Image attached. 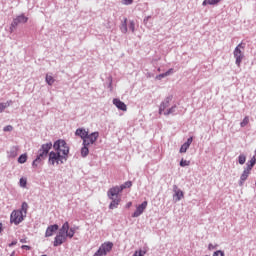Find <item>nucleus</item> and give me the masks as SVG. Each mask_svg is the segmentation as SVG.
<instances>
[{
  "label": "nucleus",
  "instance_id": "47",
  "mask_svg": "<svg viewBox=\"0 0 256 256\" xmlns=\"http://www.w3.org/2000/svg\"><path fill=\"white\" fill-rule=\"evenodd\" d=\"M21 249H25L26 251H31V246H29V245H22Z\"/></svg>",
  "mask_w": 256,
  "mask_h": 256
},
{
  "label": "nucleus",
  "instance_id": "46",
  "mask_svg": "<svg viewBox=\"0 0 256 256\" xmlns=\"http://www.w3.org/2000/svg\"><path fill=\"white\" fill-rule=\"evenodd\" d=\"M173 68H170V69H168L166 72H165V74H166V77H169V75H171L172 73H173Z\"/></svg>",
  "mask_w": 256,
  "mask_h": 256
},
{
  "label": "nucleus",
  "instance_id": "4",
  "mask_svg": "<svg viewBox=\"0 0 256 256\" xmlns=\"http://www.w3.org/2000/svg\"><path fill=\"white\" fill-rule=\"evenodd\" d=\"M241 49H245L243 43L238 44L233 51L234 59H236L235 64L237 67H241V63H243V59L245 58V54L243 51H241Z\"/></svg>",
  "mask_w": 256,
  "mask_h": 256
},
{
  "label": "nucleus",
  "instance_id": "11",
  "mask_svg": "<svg viewBox=\"0 0 256 256\" xmlns=\"http://www.w3.org/2000/svg\"><path fill=\"white\" fill-rule=\"evenodd\" d=\"M119 193H123L119 186H114L107 191L108 199L120 198Z\"/></svg>",
  "mask_w": 256,
  "mask_h": 256
},
{
  "label": "nucleus",
  "instance_id": "14",
  "mask_svg": "<svg viewBox=\"0 0 256 256\" xmlns=\"http://www.w3.org/2000/svg\"><path fill=\"white\" fill-rule=\"evenodd\" d=\"M69 233V222L66 221L63 223V225L61 226V228L58 231V235H62L63 237H65L66 239L68 238V234Z\"/></svg>",
  "mask_w": 256,
  "mask_h": 256
},
{
  "label": "nucleus",
  "instance_id": "41",
  "mask_svg": "<svg viewBox=\"0 0 256 256\" xmlns=\"http://www.w3.org/2000/svg\"><path fill=\"white\" fill-rule=\"evenodd\" d=\"M20 187H27V179L20 178Z\"/></svg>",
  "mask_w": 256,
  "mask_h": 256
},
{
  "label": "nucleus",
  "instance_id": "19",
  "mask_svg": "<svg viewBox=\"0 0 256 256\" xmlns=\"http://www.w3.org/2000/svg\"><path fill=\"white\" fill-rule=\"evenodd\" d=\"M82 148H81V157L85 158L87 157V155H89V145L87 144V141L84 140V142H82Z\"/></svg>",
  "mask_w": 256,
  "mask_h": 256
},
{
  "label": "nucleus",
  "instance_id": "39",
  "mask_svg": "<svg viewBox=\"0 0 256 256\" xmlns=\"http://www.w3.org/2000/svg\"><path fill=\"white\" fill-rule=\"evenodd\" d=\"M212 256H225V251L223 250H217L213 253Z\"/></svg>",
  "mask_w": 256,
  "mask_h": 256
},
{
  "label": "nucleus",
  "instance_id": "32",
  "mask_svg": "<svg viewBox=\"0 0 256 256\" xmlns=\"http://www.w3.org/2000/svg\"><path fill=\"white\" fill-rule=\"evenodd\" d=\"M245 161H247V156H245V154H240L238 156L239 165H245Z\"/></svg>",
  "mask_w": 256,
  "mask_h": 256
},
{
  "label": "nucleus",
  "instance_id": "9",
  "mask_svg": "<svg viewBox=\"0 0 256 256\" xmlns=\"http://www.w3.org/2000/svg\"><path fill=\"white\" fill-rule=\"evenodd\" d=\"M99 139V132H92L89 134L87 133L85 139L83 140V143L86 141V145H93Z\"/></svg>",
  "mask_w": 256,
  "mask_h": 256
},
{
  "label": "nucleus",
  "instance_id": "27",
  "mask_svg": "<svg viewBox=\"0 0 256 256\" xmlns=\"http://www.w3.org/2000/svg\"><path fill=\"white\" fill-rule=\"evenodd\" d=\"M175 109H177V105H173L171 108L163 112V115H175Z\"/></svg>",
  "mask_w": 256,
  "mask_h": 256
},
{
  "label": "nucleus",
  "instance_id": "18",
  "mask_svg": "<svg viewBox=\"0 0 256 256\" xmlns=\"http://www.w3.org/2000/svg\"><path fill=\"white\" fill-rule=\"evenodd\" d=\"M89 131H87L85 128H78L76 129L75 135L76 137H81L82 141L87 137V134Z\"/></svg>",
  "mask_w": 256,
  "mask_h": 256
},
{
  "label": "nucleus",
  "instance_id": "52",
  "mask_svg": "<svg viewBox=\"0 0 256 256\" xmlns=\"http://www.w3.org/2000/svg\"><path fill=\"white\" fill-rule=\"evenodd\" d=\"M149 19H151V16L146 17V18L144 19V23H145L146 21H149Z\"/></svg>",
  "mask_w": 256,
  "mask_h": 256
},
{
  "label": "nucleus",
  "instance_id": "26",
  "mask_svg": "<svg viewBox=\"0 0 256 256\" xmlns=\"http://www.w3.org/2000/svg\"><path fill=\"white\" fill-rule=\"evenodd\" d=\"M120 190L123 192L124 189H131L133 187V182L126 181L124 184L120 185Z\"/></svg>",
  "mask_w": 256,
  "mask_h": 256
},
{
  "label": "nucleus",
  "instance_id": "22",
  "mask_svg": "<svg viewBox=\"0 0 256 256\" xmlns=\"http://www.w3.org/2000/svg\"><path fill=\"white\" fill-rule=\"evenodd\" d=\"M13 105L12 100H8L7 102H0V113H3L7 107H11Z\"/></svg>",
  "mask_w": 256,
  "mask_h": 256
},
{
  "label": "nucleus",
  "instance_id": "24",
  "mask_svg": "<svg viewBox=\"0 0 256 256\" xmlns=\"http://www.w3.org/2000/svg\"><path fill=\"white\" fill-rule=\"evenodd\" d=\"M255 164H256V158H255V156H253V157L251 158V160L247 162V164H246V165H247L246 170H248V171L251 172V170L253 169V167H255Z\"/></svg>",
  "mask_w": 256,
  "mask_h": 256
},
{
  "label": "nucleus",
  "instance_id": "54",
  "mask_svg": "<svg viewBox=\"0 0 256 256\" xmlns=\"http://www.w3.org/2000/svg\"><path fill=\"white\" fill-rule=\"evenodd\" d=\"M157 71L160 72V71H161V68H158Z\"/></svg>",
  "mask_w": 256,
  "mask_h": 256
},
{
  "label": "nucleus",
  "instance_id": "7",
  "mask_svg": "<svg viewBox=\"0 0 256 256\" xmlns=\"http://www.w3.org/2000/svg\"><path fill=\"white\" fill-rule=\"evenodd\" d=\"M173 201L174 203H179V201H181V199H183L185 197V193L179 189V186L177 185H173Z\"/></svg>",
  "mask_w": 256,
  "mask_h": 256
},
{
  "label": "nucleus",
  "instance_id": "28",
  "mask_svg": "<svg viewBox=\"0 0 256 256\" xmlns=\"http://www.w3.org/2000/svg\"><path fill=\"white\" fill-rule=\"evenodd\" d=\"M27 209H29V204L27 202H23L21 205V209L17 211H22V215L24 213V217L27 215Z\"/></svg>",
  "mask_w": 256,
  "mask_h": 256
},
{
  "label": "nucleus",
  "instance_id": "2",
  "mask_svg": "<svg viewBox=\"0 0 256 256\" xmlns=\"http://www.w3.org/2000/svg\"><path fill=\"white\" fill-rule=\"evenodd\" d=\"M52 147L56 153H59L66 159H69V146L67 145V142L63 139H58L52 144Z\"/></svg>",
  "mask_w": 256,
  "mask_h": 256
},
{
  "label": "nucleus",
  "instance_id": "37",
  "mask_svg": "<svg viewBox=\"0 0 256 256\" xmlns=\"http://www.w3.org/2000/svg\"><path fill=\"white\" fill-rule=\"evenodd\" d=\"M128 28L130 29V31H131L132 33H135V21L131 20V21L129 22Z\"/></svg>",
  "mask_w": 256,
  "mask_h": 256
},
{
  "label": "nucleus",
  "instance_id": "16",
  "mask_svg": "<svg viewBox=\"0 0 256 256\" xmlns=\"http://www.w3.org/2000/svg\"><path fill=\"white\" fill-rule=\"evenodd\" d=\"M113 105H115V107H117V109L120 111H127V104L118 98L113 99Z\"/></svg>",
  "mask_w": 256,
  "mask_h": 256
},
{
  "label": "nucleus",
  "instance_id": "49",
  "mask_svg": "<svg viewBox=\"0 0 256 256\" xmlns=\"http://www.w3.org/2000/svg\"><path fill=\"white\" fill-rule=\"evenodd\" d=\"M15 245H17V240H14L10 244H8V247H15Z\"/></svg>",
  "mask_w": 256,
  "mask_h": 256
},
{
  "label": "nucleus",
  "instance_id": "53",
  "mask_svg": "<svg viewBox=\"0 0 256 256\" xmlns=\"http://www.w3.org/2000/svg\"><path fill=\"white\" fill-rule=\"evenodd\" d=\"M3 231V223H0V233Z\"/></svg>",
  "mask_w": 256,
  "mask_h": 256
},
{
  "label": "nucleus",
  "instance_id": "35",
  "mask_svg": "<svg viewBox=\"0 0 256 256\" xmlns=\"http://www.w3.org/2000/svg\"><path fill=\"white\" fill-rule=\"evenodd\" d=\"M147 254V250H136L132 256H144Z\"/></svg>",
  "mask_w": 256,
  "mask_h": 256
},
{
  "label": "nucleus",
  "instance_id": "21",
  "mask_svg": "<svg viewBox=\"0 0 256 256\" xmlns=\"http://www.w3.org/2000/svg\"><path fill=\"white\" fill-rule=\"evenodd\" d=\"M109 204V209H117L119 207V204L121 203V198H113Z\"/></svg>",
  "mask_w": 256,
  "mask_h": 256
},
{
  "label": "nucleus",
  "instance_id": "48",
  "mask_svg": "<svg viewBox=\"0 0 256 256\" xmlns=\"http://www.w3.org/2000/svg\"><path fill=\"white\" fill-rule=\"evenodd\" d=\"M146 77H147V79H151L152 77H155V74H153L151 72H147Z\"/></svg>",
  "mask_w": 256,
  "mask_h": 256
},
{
  "label": "nucleus",
  "instance_id": "20",
  "mask_svg": "<svg viewBox=\"0 0 256 256\" xmlns=\"http://www.w3.org/2000/svg\"><path fill=\"white\" fill-rule=\"evenodd\" d=\"M18 151H19V147L12 146L10 148V151L8 152V157H10L11 159H15V157H17L18 155Z\"/></svg>",
  "mask_w": 256,
  "mask_h": 256
},
{
  "label": "nucleus",
  "instance_id": "42",
  "mask_svg": "<svg viewBox=\"0 0 256 256\" xmlns=\"http://www.w3.org/2000/svg\"><path fill=\"white\" fill-rule=\"evenodd\" d=\"M3 131L5 133L9 132V131H13V127L11 125H7L3 128Z\"/></svg>",
  "mask_w": 256,
  "mask_h": 256
},
{
  "label": "nucleus",
  "instance_id": "13",
  "mask_svg": "<svg viewBox=\"0 0 256 256\" xmlns=\"http://www.w3.org/2000/svg\"><path fill=\"white\" fill-rule=\"evenodd\" d=\"M67 241V238L61 234H57L54 238L53 247H59Z\"/></svg>",
  "mask_w": 256,
  "mask_h": 256
},
{
  "label": "nucleus",
  "instance_id": "23",
  "mask_svg": "<svg viewBox=\"0 0 256 256\" xmlns=\"http://www.w3.org/2000/svg\"><path fill=\"white\" fill-rule=\"evenodd\" d=\"M221 3V0H204L202 2L203 7H207V5H219Z\"/></svg>",
  "mask_w": 256,
  "mask_h": 256
},
{
  "label": "nucleus",
  "instance_id": "50",
  "mask_svg": "<svg viewBox=\"0 0 256 256\" xmlns=\"http://www.w3.org/2000/svg\"><path fill=\"white\" fill-rule=\"evenodd\" d=\"M132 206H133V202H128L126 204V209H131Z\"/></svg>",
  "mask_w": 256,
  "mask_h": 256
},
{
  "label": "nucleus",
  "instance_id": "17",
  "mask_svg": "<svg viewBox=\"0 0 256 256\" xmlns=\"http://www.w3.org/2000/svg\"><path fill=\"white\" fill-rule=\"evenodd\" d=\"M249 175H251V172L247 170V168H244L243 173L240 176L239 185H244L245 181L249 178Z\"/></svg>",
  "mask_w": 256,
  "mask_h": 256
},
{
  "label": "nucleus",
  "instance_id": "36",
  "mask_svg": "<svg viewBox=\"0 0 256 256\" xmlns=\"http://www.w3.org/2000/svg\"><path fill=\"white\" fill-rule=\"evenodd\" d=\"M189 145L188 144H186V143H184L181 147H180V150H179V152L180 153H187V149H189Z\"/></svg>",
  "mask_w": 256,
  "mask_h": 256
},
{
  "label": "nucleus",
  "instance_id": "44",
  "mask_svg": "<svg viewBox=\"0 0 256 256\" xmlns=\"http://www.w3.org/2000/svg\"><path fill=\"white\" fill-rule=\"evenodd\" d=\"M218 247V245H213L212 243H210L208 245V251H213V249H216Z\"/></svg>",
  "mask_w": 256,
  "mask_h": 256
},
{
  "label": "nucleus",
  "instance_id": "31",
  "mask_svg": "<svg viewBox=\"0 0 256 256\" xmlns=\"http://www.w3.org/2000/svg\"><path fill=\"white\" fill-rule=\"evenodd\" d=\"M18 163H20V165H23V163H27V153L21 154L18 157Z\"/></svg>",
  "mask_w": 256,
  "mask_h": 256
},
{
  "label": "nucleus",
  "instance_id": "3",
  "mask_svg": "<svg viewBox=\"0 0 256 256\" xmlns=\"http://www.w3.org/2000/svg\"><path fill=\"white\" fill-rule=\"evenodd\" d=\"M68 158L56 151H51L48 154V165H63Z\"/></svg>",
  "mask_w": 256,
  "mask_h": 256
},
{
  "label": "nucleus",
  "instance_id": "33",
  "mask_svg": "<svg viewBox=\"0 0 256 256\" xmlns=\"http://www.w3.org/2000/svg\"><path fill=\"white\" fill-rule=\"evenodd\" d=\"M191 165V161L185 160V159H181L180 160V167H189Z\"/></svg>",
  "mask_w": 256,
  "mask_h": 256
},
{
  "label": "nucleus",
  "instance_id": "51",
  "mask_svg": "<svg viewBox=\"0 0 256 256\" xmlns=\"http://www.w3.org/2000/svg\"><path fill=\"white\" fill-rule=\"evenodd\" d=\"M20 243H28L27 237L21 238Z\"/></svg>",
  "mask_w": 256,
  "mask_h": 256
},
{
  "label": "nucleus",
  "instance_id": "40",
  "mask_svg": "<svg viewBox=\"0 0 256 256\" xmlns=\"http://www.w3.org/2000/svg\"><path fill=\"white\" fill-rule=\"evenodd\" d=\"M165 77H167V74L164 72V73H161V74L157 75L155 77V79L158 80V81H161V79H165Z\"/></svg>",
  "mask_w": 256,
  "mask_h": 256
},
{
  "label": "nucleus",
  "instance_id": "43",
  "mask_svg": "<svg viewBox=\"0 0 256 256\" xmlns=\"http://www.w3.org/2000/svg\"><path fill=\"white\" fill-rule=\"evenodd\" d=\"M186 145L191 147V143H193V136L189 137L186 142H184Z\"/></svg>",
  "mask_w": 256,
  "mask_h": 256
},
{
  "label": "nucleus",
  "instance_id": "34",
  "mask_svg": "<svg viewBox=\"0 0 256 256\" xmlns=\"http://www.w3.org/2000/svg\"><path fill=\"white\" fill-rule=\"evenodd\" d=\"M107 88L109 89L110 92L113 91V77L111 76L108 77Z\"/></svg>",
  "mask_w": 256,
  "mask_h": 256
},
{
  "label": "nucleus",
  "instance_id": "10",
  "mask_svg": "<svg viewBox=\"0 0 256 256\" xmlns=\"http://www.w3.org/2000/svg\"><path fill=\"white\" fill-rule=\"evenodd\" d=\"M173 101V95H169L167 96L164 101H162L160 103L159 106V115H163V113L165 112V109H167V107H169V104Z\"/></svg>",
  "mask_w": 256,
  "mask_h": 256
},
{
  "label": "nucleus",
  "instance_id": "15",
  "mask_svg": "<svg viewBox=\"0 0 256 256\" xmlns=\"http://www.w3.org/2000/svg\"><path fill=\"white\" fill-rule=\"evenodd\" d=\"M100 249L102 250L104 255H107V253H110L113 249V242H104L100 245Z\"/></svg>",
  "mask_w": 256,
  "mask_h": 256
},
{
  "label": "nucleus",
  "instance_id": "8",
  "mask_svg": "<svg viewBox=\"0 0 256 256\" xmlns=\"http://www.w3.org/2000/svg\"><path fill=\"white\" fill-rule=\"evenodd\" d=\"M149 203L147 201L142 202L140 205H138L136 207V210L134 211V213L132 214L133 218H137V217H141V215H143V213H145V209H147V205Z\"/></svg>",
  "mask_w": 256,
  "mask_h": 256
},
{
  "label": "nucleus",
  "instance_id": "30",
  "mask_svg": "<svg viewBox=\"0 0 256 256\" xmlns=\"http://www.w3.org/2000/svg\"><path fill=\"white\" fill-rule=\"evenodd\" d=\"M45 81L47 83V85H53V83H55V78H53V76L49 75V74H46V77H45Z\"/></svg>",
  "mask_w": 256,
  "mask_h": 256
},
{
  "label": "nucleus",
  "instance_id": "25",
  "mask_svg": "<svg viewBox=\"0 0 256 256\" xmlns=\"http://www.w3.org/2000/svg\"><path fill=\"white\" fill-rule=\"evenodd\" d=\"M77 229H79V227H71L68 230V239H73V237H75V232L77 231Z\"/></svg>",
  "mask_w": 256,
  "mask_h": 256
},
{
  "label": "nucleus",
  "instance_id": "6",
  "mask_svg": "<svg viewBox=\"0 0 256 256\" xmlns=\"http://www.w3.org/2000/svg\"><path fill=\"white\" fill-rule=\"evenodd\" d=\"M24 219L25 216L22 214V211L14 210L10 215V223H14V225H19Z\"/></svg>",
  "mask_w": 256,
  "mask_h": 256
},
{
  "label": "nucleus",
  "instance_id": "12",
  "mask_svg": "<svg viewBox=\"0 0 256 256\" xmlns=\"http://www.w3.org/2000/svg\"><path fill=\"white\" fill-rule=\"evenodd\" d=\"M56 231H59V225L58 224L49 225L46 228L45 237H53V234Z\"/></svg>",
  "mask_w": 256,
  "mask_h": 256
},
{
  "label": "nucleus",
  "instance_id": "45",
  "mask_svg": "<svg viewBox=\"0 0 256 256\" xmlns=\"http://www.w3.org/2000/svg\"><path fill=\"white\" fill-rule=\"evenodd\" d=\"M123 5H133V0H122Z\"/></svg>",
  "mask_w": 256,
  "mask_h": 256
},
{
  "label": "nucleus",
  "instance_id": "1",
  "mask_svg": "<svg viewBox=\"0 0 256 256\" xmlns=\"http://www.w3.org/2000/svg\"><path fill=\"white\" fill-rule=\"evenodd\" d=\"M51 149H53L52 142H48L40 146L37 151L36 158L32 161L33 169H38V167H43V165H45V161L47 160V157H49Z\"/></svg>",
  "mask_w": 256,
  "mask_h": 256
},
{
  "label": "nucleus",
  "instance_id": "38",
  "mask_svg": "<svg viewBox=\"0 0 256 256\" xmlns=\"http://www.w3.org/2000/svg\"><path fill=\"white\" fill-rule=\"evenodd\" d=\"M249 124V118L245 117L243 121L240 123V127H247Z\"/></svg>",
  "mask_w": 256,
  "mask_h": 256
},
{
  "label": "nucleus",
  "instance_id": "29",
  "mask_svg": "<svg viewBox=\"0 0 256 256\" xmlns=\"http://www.w3.org/2000/svg\"><path fill=\"white\" fill-rule=\"evenodd\" d=\"M120 31L122 33H127V31H128V28H127V18H124V20H123V22H122V24L120 26Z\"/></svg>",
  "mask_w": 256,
  "mask_h": 256
},
{
  "label": "nucleus",
  "instance_id": "5",
  "mask_svg": "<svg viewBox=\"0 0 256 256\" xmlns=\"http://www.w3.org/2000/svg\"><path fill=\"white\" fill-rule=\"evenodd\" d=\"M29 21V18L25 16V14H21L13 19L11 25H10V31L13 33L15 29H17L18 25L25 24Z\"/></svg>",
  "mask_w": 256,
  "mask_h": 256
}]
</instances>
